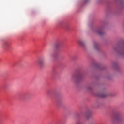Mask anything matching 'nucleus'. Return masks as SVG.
Returning <instances> with one entry per match:
<instances>
[{"mask_svg": "<svg viewBox=\"0 0 124 124\" xmlns=\"http://www.w3.org/2000/svg\"><path fill=\"white\" fill-rule=\"evenodd\" d=\"M50 57H53V55H50Z\"/></svg>", "mask_w": 124, "mask_h": 124, "instance_id": "obj_12", "label": "nucleus"}, {"mask_svg": "<svg viewBox=\"0 0 124 124\" xmlns=\"http://www.w3.org/2000/svg\"><path fill=\"white\" fill-rule=\"evenodd\" d=\"M114 119L117 122H120L122 121L123 117H122V114L120 112H117L114 115Z\"/></svg>", "mask_w": 124, "mask_h": 124, "instance_id": "obj_2", "label": "nucleus"}, {"mask_svg": "<svg viewBox=\"0 0 124 124\" xmlns=\"http://www.w3.org/2000/svg\"><path fill=\"white\" fill-rule=\"evenodd\" d=\"M82 79V75L80 74H74L72 76L71 80L74 82H78Z\"/></svg>", "mask_w": 124, "mask_h": 124, "instance_id": "obj_1", "label": "nucleus"}, {"mask_svg": "<svg viewBox=\"0 0 124 124\" xmlns=\"http://www.w3.org/2000/svg\"><path fill=\"white\" fill-rule=\"evenodd\" d=\"M96 32L98 33L99 35H103L104 34V32L103 31V30L102 29H97L96 31Z\"/></svg>", "mask_w": 124, "mask_h": 124, "instance_id": "obj_4", "label": "nucleus"}, {"mask_svg": "<svg viewBox=\"0 0 124 124\" xmlns=\"http://www.w3.org/2000/svg\"><path fill=\"white\" fill-rule=\"evenodd\" d=\"M76 124H83V123L82 121H79L76 123Z\"/></svg>", "mask_w": 124, "mask_h": 124, "instance_id": "obj_10", "label": "nucleus"}, {"mask_svg": "<svg viewBox=\"0 0 124 124\" xmlns=\"http://www.w3.org/2000/svg\"><path fill=\"white\" fill-rule=\"evenodd\" d=\"M96 96H99L100 97H105L106 95L104 93H98L96 94Z\"/></svg>", "mask_w": 124, "mask_h": 124, "instance_id": "obj_6", "label": "nucleus"}, {"mask_svg": "<svg viewBox=\"0 0 124 124\" xmlns=\"http://www.w3.org/2000/svg\"><path fill=\"white\" fill-rule=\"evenodd\" d=\"M60 46H61V44L60 43H57L56 44H55V47L56 48H59Z\"/></svg>", "mask_w": 124, "mask_h": 124, "instance_id": "obj_9", "label": "nucleus"}, {"mask_svg": "<svg viewBox=\"0 0 124 124\" xmlns=\"http://www.w3.org/2000/svg\"><path fill=\"white\" fill-rule=\"evenodd\" d=\"M45 62V60L44 59H40L38 61V64H40V65H42V64H43Z\"/></svg>", "mask_w": 124, "mask_h": 124, "instance_id": "obj_7", "label": "nucleus"}, {"mask_svg": "<svg viewBox=\"0 0 124 124\" xmlns=\"http://www.w3.org/2000/svg\"><path fill=\"white\" fill-rule=\"evenodd\" d=\"M78 43L79 44V45H81L82 47H85V42L84 41L82 40H79L78 41Z\"/></svg>", "mask_w": 124, "mask_h": 124, "instance_id": "obj_5", "label": "nucleus"}, {"mask_svg": "<svg viewBox=\"0 0 124 124\" xmlns=\"http://www.w3.org/2000/svg\"><path fill=\"white\" fill-rule=\"evenodd\" d=\"M11 48V46L10 44L8 42H6L4 44V49L6 51H9V49Z\"/></svg>", "mask_w": 124, "mask_h": 124, "instance_id": "obj_3", "label": "nucleus"}, {"mask_svg": "<svg viewBox=\"0 0 124 124\" xmlns=\"http://www.w3.org/2000/svg\"><path fill=\"white\" fill-rule=\"evenodd\" d=\"M88 90H92V88L89 87V88H88Z\"/></svg>", "mask_w": 124, "mask_h": 124, "instance_id": "obj_11", "label": "nucleus"}, {"mask_svg": "<svg viewBox=\"0 0 124 124\" xmlns=\"http://www.w3.org/2000/svg\"><path fill=\"white\" fill-rule=\"evenodd\" d=\"M93 48L94 50H98V46L97 45V43H93Z\"/></svg>", "mask_w": 124, "mask_h": 124, "instance_id": "obj_8", "label": "nucleus"}]
</instances>
